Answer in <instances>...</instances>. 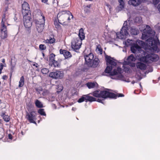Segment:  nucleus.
I'll use <instances>...</instances> for the list:
<instances>
[{"instance_id": "1", "label": "nucleus", "mask_w": 160, "mask_h": 160, "mask_svg": "<svg viewBox=\"0 0 160 160\" xmlns=\"http://www.w3.org/2000/svg\"><path fill=\"white\" fill-rule=\"evenodd\" d=\"M155 34V31L153 30L149 26L146 25L142 33V40L147 39L146 42L147 46L153 50L157 51L158 50V47H159V50L160 48V42L158 38L155 40L152 38Z\"/></svg>"}, {"instance_id": "2", "label": "nucleus", "mask_w": 160, "mask_h": 160, "mask_svg": "<svg viewBox=\"0 0 160 160\" xmlns=\"http://www.w3.org/2000/svg\"><path fill=\"white\" fill-rule=\"evenodd\" d=\"M92 95L95 97L99 98L97 102L104 104L103 101L108 98L116 99L117 97H123L124 95L122 93L118 95L113 92H110L107 90H98L93 92Z\"/></svg>"}, {"instance_id": "3", "label": "nucleus", "mask_w": 160, "mask_h": 160, "mask_svg": "<svg viewBox=\"0 0 160 160\" xmlns=\"http://www.w3.org/2000/svg\"><path fill=\"white\" fill-rule=\"evenodd\" d=\"M57 17L59 23L67 25L70 22L71 19L73 18V16L69 11L65 10L60 12Z\"/></svg>"}, {"instance_id": "4", "label": "nucleus", "mask_w": 160, "mask_h": 160, "mask_svg": "<svg viewBox=\"0 0 160 160\" xmlns=\"http://www.w3.org/2000/svg\"><path fill=\"white\" fill-rule=\"evenodd\" d=\"M145 56L142 57L140 58V61L145 63H151L152 62L157 61L159 57L158 55L155 54H144Z\"/></svg>"}, {"instance_id": "5", "label": "nucleus", "mask_w": 160, "mask_h": 160, "mask_svg": "<svg viewBox=\"0 0 160 160\" xmlns=\"http://www.w3.org/2000/svg\"><path fill=\"white\" fill-rule=\"evenodd\" d=\"M127 23V21L124 22L123 26L120 32L116 33L117 37L118 38L122 39L124 38V36L128 35L129 34L128 31V28Z\"/></svg>"}, {"instance_id": "6", "label": "nucleus", "mask_w": 160, "mask_h": 160, "mask_svg": "<svg viewBox=\"0 0 160 160\" xmlns=\"http://www.w3.org/2000/svg\"><path fill=\"white\" fill-rule=\"evenodd\" d=\"M93 92L92 93H90L88 94L83 95L78 100V102L79 103H81L84 101L86 102H87L88 101L90 102L97 101V99L95 98L89 96L90 94L92 95Z\"/></svg>"}, {"instance_id": "7", "label": "nucleus", "mask_w": 160, "mask_h": 160, "mask_svg": "<svg viewBox=\"0 0 160 160\" xmlns=\"http://www.w3.org/2000/svg\"><path fill=\"white\" fill-rule=\"evenodd\" d=\"M64 72L62 71L56 70L55 72H51L49 74V77L53 79H62L64 77Z\"/></svg>"}, {"instance_id": "8", "label": "nucleus", "mask_w": 160, "mask_h": 160, "mask_svg": "<svg viewBox=\"0 0 160 160\" xmlns=\"http://www.w3.org/2000/svg\"><path fill=\"white\" fill-rule=\"evenodd\" d=\"M82 42L80 38H78L73 39L71 42V47L74 50L77 52L81 47Z\"/></svg>"}, {"instance_id": "9", "label": "nucleus", "mask_w": 160, "mask_h": 160, "mask_svg": "<svg viewBox=\"0 0 160 160\" xmlns=\"http://www.w3.org/2000/svg\"><path fill=\"white\" fill-rule=\"evenodd\" d=\"M24 24L26 28H29L32 24V20L31 18V15H22Z\"/></svg>"}, {"instance_id": "10", "label": "nucleus", "mask_w": 160, "mask_h": 160, "mask_svg": "<svg viewBox=\"0 0 160 160\" xmlns=\"http://www.w3.org/2000/svg\"><path fill=\"white\" fill-rule=\"evenodd\" d=\"M22 15H30L31 14L30 6L28 2H24L22 4Z\"/></svg>"}, {"instance_id": "11", "label": "nucleus", "mask_w": 160, "mask_h": 160, "mask_svg": "<svg viewBox=\"0 0 160 160\" xmlns=\"http://www.w3.org/2000/svg\"><path fill=\"white\" fill-rule=\"evenodd\" d=\"M36 113L35 112L33 111H31L29 112H27L26 118L30 122L36 123L35 120L36 119Z\"/></svg>"}, {"instance_id": "12", "label": "nucleus", "mask_w": 160, "mask_h": 160, "mask_svg": "<svg viewBox=\"0 0 160 160\" xmlns=\"http://www.w3.org/2000/svg\"><path fill=\"white\" fill-rule=\"evenodd\" d=\"M0 31L1 38L3 39L6 38L8 37V34L7 28L5 24H1Z\"/></svg>"}, {"instance_id": "13", "label": "nucleus", "mask_w": 160, "mask_h": 160, "mask_svg": "<svg viewBox=\"0 0 160 160\" xmlns=\"http://www.w3.org/2000/svg\"><path fill=\"white\" fill-rule=\"evenodd\" d=\"M85 63L88 67L94 59L93 54L90 53L89 54L84 56Z\"/></svg>"}, {"instance_id": "14", "label": "nucleus", "mask_w": 160, "mask_h": 160, "mask_svg": "<svg viewBox=\"0 0 160 160\" xmlns=\"http://www.w3.org/2000/svg\"><path fill=\"white\" fill-rule=\"evenodd\" d=\"M36 22V27L38 32H41L44 28L45 22H44V21L43 20L41 21V22Z\"/></svg>"}, {"instance_id": "15", "label": "nucleus", "mask_w": 160, "mask_h": 160, "mask_svg": "<svg viewBox=\"0 0 160 160\" xmlns=\"http://www.w3.org/2000/svg\"><path fill=\"white\" fill-rule=\"evenodd\" d=\"M141 49V47L137 44H134L131 47V50L133 53H138Z\"/></svg>"}, {"instance_id": "16", "label": "nucleus", "mask_w": 160, "mask_h": 160, "mask_svg": "<svg viewBox=\"0 0 160 160\" xmlns=\"http://www.w3.org/2000/svg\"><path fill=\"white\" fill-rule=\"evenodd\" d=\"M60 53L63 54L65 58H68L72 57L71 53L67 50L60 49Z\"/></svg>"}, {"instance_id": "17", "label": "nucleus", "mask_w": 160, "mask_h": 160, "mask_svg": "<svg viewBox=\"0 0 160 160\" xmlns=\"http://www.w3.org/2000/svg\"><path fill=\"white\" fill-rule=\"evenodd\" d=\"M105 58L107 65H108V64H109L114 66L116 65L117 63L116 62L112 59H113L112 58H111L110 56L107 55L105 57Z\"/></svg>"}, {"instance_id": "18", "label": "nucleus", "mask_w": 160, "mask_h": 160, "mask_svg": "<svg viewBox=\"0 0 160 160\" xmlns=\"http://www.w3.org/2000/svg\"><path fill=\"white\" fill-rule=\"evenodd\" d=\"M100 61L98 58H95L93 60L91 64L89 66V67H92L93 68H96L98 67L99 63Z\"/></svg>"}, {"instance_id": "19", "label": "nucleus", "mask_w": 160, "mask_h": 160, "mask_svg": "<svg viewBox=\"0 0 160 160\" xmlns=\"http://www.w3.org/2000/svg\"><path fill=\"white\" fill-rule=\"evenodd\" d=\"M136 66L138 69H139L141 70H146L147 66L145 64L141 62H138L136 63Z\"/></svg>"}, {"instance_id": "20", "label": "nucleus", "mask_w": 160, "mask_h": 160, "mask_svg": "<svg viewBox=\"0 0 160 160\" xmlns=\"http://www.w3.org/2000/svg\"><path fill=\"white\" fill-rule=\"evenodd\" d=\"M143 0H130L128 1L129 4L134 6H137L140 4Z\"/></svg>"}, {"instance_id": "21", "label": "nucleus", "mask_w": 160, "mask_h": 160, "mask_svg": "<svg viewBox=\"0 0 160 160\" xmlns=\"http://www.w3.org/2000/svg\"><path fill=\"white\" fill-rule=\"evenodd\" d=\"M37 19L36 22H41V21L43 20L44 21V22H45V17L43 14L41 12H40L37 15Z\"/></svg>"}, {"instance_id": "22", "label": "nucleus", "mask_w": 160, "mask_h": 160, "mask_svg": "<svg viewBox=\"0 0 160 160\" xmlns=\"http://www.w3.org/2000/svg\"><path fill=\"white\" fill-rule=\"evenodd\" d=\"M78 36L79 38L82 42V40L84 39L85 38V34L84 32V30L82 28L80 29L79 31Z\"/></svg>"}, {"instance_id": "23", "label": "nucleus", "mask_w": 160, "mask_h": 160, "mask_svg": "<svg viewBox=\"0 0 160 160\" xmlns=\"http://www.w3.org/2000/svg\"><path fill=\"white\" fill-rule=\"evenodd\" d=\"M55 39L54 38L53 35H51V37H50L49 39H47L45 41V42L48 44H53L55 42Z\"/></svg>"}, {"instance_id": "24", "label": "nucleus", "mask_w": 160, "mask_h": 160, "mask_svg": "<svg viewBox=\"0 0 160 160\" xmlns=\"http://www.w3.org/2000/svg\"><path fill=\"white\" fill-rule=\"evenodd\" d=\"M118 1L119 4L117 8L119 11H121L124 7V2L123 0H118Z\"/></svg>"}, {"instance_id": "25", "label": "nucleus", "mask_w": 160, "mask_h": 160, "mask_svg": "<svg viewBox=\"0 0 160 160\" xmlns=\"http://www.w3.org/2000/svg\"><path fill=\"white\" fill-rule=\"evenodd\" d=\"M51 62V66H53L55 68H59L60 67V63L59 61H56L55 60L52 61Z\"/></svg>"}, {"instance_id": "26", "label": "nucleus", "mask_w": 160, "mask_h": 160, "mask_svg": "<svg viewBox=\"0 0 160 160\" xmlns=\"http://www.w3.org/2000/svg\"><path fill=\"white\" fill-rule=\"evenodd\" d=\"M96 84H98L96 82H88L86 84V85L88 88L91 89L95 88Z\"/></svg>"}, {"instance_id": "27", "label": "nucleus", "mask_w": 160, "mask_h": 160, "mask_svg": "<svg viewBox=\"0 0 160 160\" xmlns=\"http://www.w3.org/2000/svg\"><path fill=\"white\" fill-rule=\"evenodd\" d=\"M130 32L131 34L133 35H137L139 31L138 29L136 28L132 27L131 28Z\"/></svg>"}, {"instance_id": "28", "label": "nucleus", "mask_w": 160, "mask_h": 160, "mask_svg": "<svg viewBox=\"0 0 160 160\" xmlns=\"http://www.w3.org/2000/svg\"><path fill=\"white\" fill-rule=\"evenodd\" d=\"M8 19V17L6 16V14L4 12L3 13L2 15V21L1 24H6L7 22V20Z\"/></svg>"}, {"instance_id": "29", "label": "nucleus", "mask_w": 160, "mask_h": 160, "mask_svg": "<svg viewBox=\"0 0 160 160\" xmlns=\"http://www.w3.org/2000/svg\"><path fill=\"white\" fill-rule=\"evenodd\" d=\"M24 83V78L23 76H22L20 78V80L19 82L18 87L19 88L23 86Z\"/></svg>"}, {"instance_id": "30", "label": "nucleus", "mask_w": 160, "mask_h": 160, "mask_svg": "<svg viewBox=\"0 0 160 160\" xmlns=\"http://www.w3.org/2000/svg\"><path fill=\"white\" fill-rule=\"evenodd\" d=\"M136 59L134 56L132 54L129 56L127 59V61L125 62H132L135 61Z\"/></svg>"}, {"instance_id": "31", "label": "nucleus", "mask_w": 160, "mask_h": 160, "mask_svg": "<svg viewBox=\"0 0 160 160\" xmlns=\"http://www.w3.org/2000/svg\"><path fill=\"white\" fill-rule=\"evenodd\" d=\"M112 69V66H108L105 69L104 72L106 73L109 74L110 75Z\"/></svg>"}, {"instance_id": "32", "label": "nucleus", "mask_w": 160, "mask_h": 160, "mask_svg": "<svg viewBox=\"0 0 160 160\" xmlns=\"http://www.w3.org/2000/svg\"><path fill=\"white\" fill-rule=\"evenodd\" d=\"M3 117L4 120L6 122H8L10 120L9 117L8 115H6L4 113H3L1 115Z\"/></svg>"}, {"instance_id": "33", "label": "nucleus", "mask_w": 160, "mask_h": 160, "mask_svg": "<svg viewBox=\"0 0 160 160\" xmlns=\"http://www.w3.org/2000/svg\"><path fill=\"white\" fill-rule=\"evenodd\" d=\"M35 104L36 106L38 108H42L43 107V105L38 100H36L35 102Z\"/></svg>"}, {"instance_id": "34", "label": "nucleus", "mask_w": 160, "mask_h": 160, "mask_svg": "<svg viewBox=\"0 0 160 160\" xmlns=\"http://www.w3.org/2000/svg\"><path fill=\"white\" fill-rule=\"evenodd\" d=\"M38 112L41 115L44 116H46V114L45 112H44V109H38Z\"/></svg>"}, {"instance_id": "35", "label": "nucleus", "mask_w": 160, "mask_h": 160, "mask_svg": "<svg viewBox=\"0 0 160 160\" xmlns=\"http://www.w3.org/2000/svg\"><path fill=\"white\" fill-rule=\"evenodd\" d=\"M54 25L55 28L58 30H60L61 29V25L58 23L57 21H55L54 22Z\"/></svg>"}, {"instance_id": "36", "label": "nucleus", "mask_w": 160, "mask_h": 160, "mask_svg": "<svg viewBox=\"0 0 160 160\" xmlns=\"http://www.w3.org/2000/svg\"><path fill=\"white\" fill-rule=\"evenodd\" d=\"M55 55L54 53H52L50 55L49 61L50 62L55 60Z\"/></svg>"}, {"instance_id": "37", "label": "nucleus", "mask_w": 160, "mask_h": 160, "mask_svg": "<svg viewBox=\"0 0 160 160\" xmlns=\"http://www.w3.org/2000/svg\"><path fill=\"white\" fill-rule=\"evenodd\" d=\"M125 64L129 65L132 67H135L136 65L135 63L132 62H125Z\"/></svg>"}, {"instance_id": "38", "label": "nucleus", "mask_w": 160, "mask_h": 160, "mask_svg": "<svg viewBox=\"0 0 160 160\" xmlns=\"http://www.w3.org/2000/svg\"><path fill=\"white\" fill-rule=\"evenodd\" d=\"M49 72L48 69L47 68H43L41 69V72L43 74H47Z\"/></svg>"}, {"instance_id": "39", "label": "nucleus", "mask_w": 160, "mask_h": 160, "mask_svg": "<svg viewBox=\"0 0 160 160\" xmlns=\"http://www.w3.org/2000/svg\"><path fill=\"white\" fill-rule=\"evenodd\" d=\"M118 72L116 69H114L110 73V76H113L117 75Z\"/></svg>"}, {"instance_id": "40", "label": "nucleus", "mask_w": 160, "mask_h": 160, "mask_svg": "<svg viewBox=\"0 0 160 160\" xmlns=\"http://www.w3.org/2000/svg\"><path fill=\"white\" fill-rule=\"evenodd\" d=\"M160 0H152V4L155 6H156L160 2Z\"/></svg>"}, {"instance_id": "41", "label": "nucleus", "mask_w": 160, "mask_h": 160, "mask_svg": "<svg viewBox=\"0 0 160 160\" xmlns=\"http://www.w3.org/2000/svg\"><path fill=\"white\" fill-rule=\"evenodd\" d=\"M39 48L42 50H45L46 49V47L43 44H40L39 46Z\"/></svg>"}, {"instance_id": "42", "label": "nucleus", "mask_w": 160, "mask_h": 160, "mask_svg": "<svg viewBox=\"0 0 160 160\" xmlns=\"http://www.w3.org/2000/svg\"><path fill=\"white\" fill-rule=\"evenodd\" d=\"M14 66H12L11 67V68H10V69H11L10 76V79H11V77H12V72H13V69H14Z\"/></svg>"}, {"instance_id": "43", "label": "nucleus", "mask_w": 160, "mask_h": 160, "mask_svg": "<svg viewBox=\"0 0 160 160\" xmlns=\"http://www.w3.org/2000/svg\"><path fill=\"white\" fill-rule=\"evenodd\" d=\"M118 73L121 74L122 72V69L120 67H118L116 69Z\"/></svg>"}, {"instance_id": "44", "label": "nucleus", "mask_w": 160, "mask_h": 160, "mask_svg": "<svg viewBox=\"0 0 160 160\" xmlns=\"http://www.w3.org/2000/svg\"><path fill=\"white\" fill-rule=\"evenodd\" d=\"M3 66V65L2 63H0V74L1 73Z\"/></svg>"}, {"instance_id": "45", "label": "nucleus", "mask_w": 160, "mask_h": 160, "mask_svg": "<svg viewBox=\"0 0 160 160\" xmlns=\"http://www.w3.org/2000/svg\"><path fill=\"white\" fill-rule=\"evenodd\" d=\"M98 51H99L101 54H102V49L101 48H98Z\"/></svg>"}, {"instance_id": "46", "label": "nucleus", "mask_w": 160, "mask_h": 160, "mask_svg": "<svg viewBox=\"0 0 160 160\" xmlns=\"http://www.w3.org/2000/svg\"><path fill=\"white\" fill-rule=\"evenodd\" d=\"M8 77L6 75H3L2 77V78L4 80H7V79L8 78Z\"/></svg>"}, {"instance_id": "47", "label": "nucleus", "mask_w": 160, "mask_h": 160, "mask_svg": "<svg viewBox=\"0 0 160 160\" xmlns=\"http://www.w3.org/2000/svg\"><path fill=\"white\" fill-rule=\"evenodd\" d=\"M8 138L10 139H12V136L11 134H9L8 135Z\"/></svg>"}, {"instance_id": "48", "label": "nucleus", "mask_w": 160, "mask_h": 160, "mask_svg": "<svg viewBox=\"0 0 160 160\" xmlns=\"http://www.w3.org/2000/svg\"><path fill=\"white\" fill-rule=\"evenodd\" d=\"M42 3H46L48 2V0H41Z\"/></svg>"}, {"instance_id": "49", "label": "nucleus", "mask_w": 160, "mask_h": 160, "mask_svg": "<svg viewBox=\"0 0 160 160\" xmlns=\"http://www.w3.org/2000/svg\"><path fill=\"white\" fill-rule=\"evenodd\" d=\"M124 69L125 71L128 72L129 71L130 69L129 68L126 67L124 68Z\"/></svg>"}, {"instance_id": "50", "label": "nucleus", "mask_w": 160, "mask_h": 160, "mask_svg": "<svg viewBox=\"0 0 160 160\" xmlns=\"http://www.w3.org/2000/svg\"><path fill=\"white\" fill-rule=\"evenodd\" d=\"M157 8L158 10V11L160 12V3L158 5Z\"/></svg>"}, {"instance_id": "51", "label": "nucleus", "mask_w": 160, "mask_h": 160, "mask_svg": "<svg viewBox=\"0 0 160 160\" xmlns=\"http://www.w3.org/2000/svg\"><path fill=\"white\" fill-rule=\"evenodd\" d=\"M16 16L17 15L15 14L14 17V19L15 21H16L18 20V18H17Z\"/></svg>"}, {"instance_id": "52", "label": "nucleus", "mask_w": 160, "mask_h": 160, "mask_svg": "<svg viewBox=\"0 0 160 160\" xmlns=\"http://www.w3.org/2000/svg\"><path fill=\"white\" fill-rule=\"evenodd\" d=\"M33 65L35 66L36 68L38 67V64L37 63L34 64H33Z\"/></svg>"}, {"instance_id": "53", "label": "nucleus", "mask_w": 160, "mask_h": 160, "mask_svg": "<svg viewBox=\"0 0 160 160\" xmlns=\"http://www.w3.org/2000/svg\"><path fill=\"white\" fill-rule=\"evenodd\" d=\"M2 62L3 63H4L5 62V59L4 58H3L2 59Z\"/></svg>"}, {"instance_id": "54", "label": "nucleus", "mask_w": 160, "mask_h": 160, "mask_svg": "<svg viewBox=\"0 0 160 160\" xmlns=\"http://www.w3.org/2000/svg\"><path fill=\"white\" fill-rule=\"evenodd\" d=\"M60 87H61L60 91H61L62 90H63V87H62V86Z\"/></svg>"}, {"instance_id": "55", "label": "nucleus", "mask_w": 160, "mask_h": 160, "mask_svg": "<svg viewBox=\"0 0 160 160\" xmlns=\"http://www.w3.org/2000/svg\"><path fill=\"white\" fill-rule=\"evenodd\" d=\"M42 54L43 55V56L44 57L45 55L44 53L43 52H42Z\"/></svg>"}, {"instance_id": "56", "label": "nucleus", "mask_w": 160, "mask_h": 160, "mask_svg": "<svg viewBox=\"0 0 160 160\" xmlns=\"http://www.w3.org/2000/svg\"><path fill=\"white\" fill-rule=\"evenodd\" d=\"M135 83V82H134V81H132V83L133 84V83Z\"/></svg>"}, {"instance_id": "57", "label": "nucleus", "mask_w": 160, "mask_h": 160, "mask_svg": "<svg viewBox=\"0 0 160 160\" xmlns=\"http://www.w3.org/2000/svg\"><path fill=\"white\" fill-rule=\"evenodd\" d=\"M28 32H30V29H28Z\"/></svg>"}, {"instance_id": "58", "label": "nucleus", "mask_w": 160, "mask_h": 160, "mask_svg": "<svg viewBox=\"0 0 160 160\" xmlns=\"http://www.w3.org/2000/svg\"><path fill=\"white\" fill-rule=\"evenodd\" d=\"M140 86H141V83H140Z\"/></svg>"}, {"instance_id": "59", "label": "nucleus", "mask_w": 160, "mask_h": 160, "mask_svg": "<svg viewBox=\"0 0 160 160\" xmlns=\"http://www.w3.org/2000/svg\"><path fill=\"white\" fill-rule=\"evenodd\" d=\"M1 82L0 81V85H1Z\"/></svg>"}]
</instances>
